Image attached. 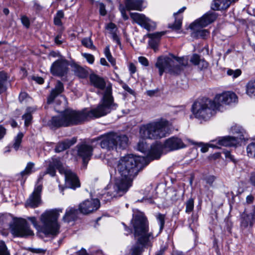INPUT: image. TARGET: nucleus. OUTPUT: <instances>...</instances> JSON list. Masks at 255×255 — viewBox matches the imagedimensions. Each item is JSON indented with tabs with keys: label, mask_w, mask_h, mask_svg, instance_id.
Instances as JSON below:
<instances>
[{
	"label": "nucleus",
	"mask_w": 255,
	"mask_h": 255,
	"mask_svg": "<svg viewBox=\"0 0 255 255\" xmlns=\"http://www.w3.org/2000/svg\"><path fill=\"white\" fill-rule=\"evenodd\" d=\"M106 29L109 31L110 34L114 33L117 31L116 25L112 22L109 23L107 25Z\"/></svg>",
	"instance_id": "45"
},
{
	"label": "nucleus",
	"mask_w": 255,
	"mask_h": 255,
	"mask_svg": "<svg viewBox=\"0 0 255 255\" xmlns=\"http://www.w3.org/2000/svg\"><path fill=\"white\" fill-rule=\"evenodd\" d=\"M249 181L251 185L255 187V172L251 173Z\"/></svg>",
	"instance_id": "52"
},
{
	"label": "nucleus",
	"mask_w": 255,
	"mask_h": 255,
	"mask_svg": "<svg viewBox=\"0 0 255 255\" xmlns=\"http://www.w3.org/2000/svg\"><path fill=\"white\" fill-rule=\"evenodd\" d=\"M144 161V158L142 156L127 155L118 161L117 170L120 175L134 178L141 167V162Z\"/></svg>",
	"instance_id": "6"
},
{
	"label": "nucleus",
	"mask_w": 255,
	"mask_h": 255,
	"mask_svg": "<svg viewBox=\"0 0 255 255\" xmlns=\"http://www.w3.org/2000/svg\"><path fill=\"white\" fill-rule=\"evenodd\" d=\"M35 164L32 162L27 163L24 170L16 175V179L19 180H24L26 177L34 171Z\"/></svg>",
	"instance_id": "26"
},
{
	"label": "nucleus",
	"mask_w": 255,
	"mask_h": 255,
	"mask_svg": "<svg viewBox=\"0 0 255 255\" xmlns=\"http://www.w3.org/2000/svg\"><path fill=\"white\" fill-rule=\"evenodd\" d=\"M76 148L78 156L82 158L84 165L86 166L92 155V146L86 143H82L78 144Z\"/></svg>",
	"instance_id": "15"
},
{
	"label": "nucleus",
	"mask_w": 255,
	"mask_h": 255,
	"mask_svg": "<svg viewBox=\"0 0 255 255\" xmlns=\"http://www.w3.org/2000/svg\"><path fill=\"white\" fill-rule=\"evenodd\" d=\"M27 97V94L25 92H21L19 96V100L20 102H23Z\"/></svg>",
	"instance_id": "57"
},
{
	"label": "nucleus",
	"mask_w": 255,
	"mask_h": 255,
	"mask_svg": "<svg viewBox=\"0 0 255 255\" xmlns=\"http://www.w3.org/2000/svg\"><path fill=\"white\" fill-rule=\"evenodd\" d=\"M238 0H213L211 7L214 10H219L228 8L232 2Z\"/></svg>",
	"instance_id": "24"
},
{
	"label": "nucleus",
	"mask_w": 255,
	"mask_h": 255,
	"mask_svg": "<svg viewBox=\"0 0 255 255\" xmlns=\"http://www.w3.org/2000/svg\"><path fill=\"white\" fill-rule=\"evenodd\" d=\"M212 141L216 142V144H211V146L217 148H220L221 146H235L239 142L238 137L231 136L220 137Z\"/></svg>",
	"instance_id": "16"
},
{
	"label": "nucleus",
	"mask_w": 255,
	"mask_h": 255,
	"mask_svg": "<svg viewBox=\"0 0 255 255\" xmlns=\"http://www.w3.org/2000/svg\"><path fill=\"white\" fill-rule=\"evenodd\" d=\"M11 234L15 237L28 238L34 235L26 220L18 219L9 224Z\"/></svg>",
	"instance_id": "11"
},
{
	"label": "nucleus",
	"mask_w": 255,
	"mask_h": 255,
	"mask_svg": "<svg viewBox=\"0 0 255 255\" xmlns=\"http://www.w3.org/2000/svg\"><path fill=\"white\" fill-rule=\"evenodd\" d=\"M61 34L57 35L54 38L55 43L57 45H60L63 42V40L61 39Z\"/></svg>",
	"instance_id": "53"
},
{
	"label": "nucleus",
	"mask_w": 255,
	"mask_h": 255,
	"mask_svg": "<svg viewBox=\"0 0 255 255\" xmlns=\"http://www.w3.org/2000/svg\"><path fill=\"white\" fill-rule=\"evenodd\" d=\"M23 136V133L22 132H19L14 137L12 147L15 150L17 151L19 148Z\"/></svg>",
	"instance_id": "35"
},
{
	"label": "nucleus",
	"mask_w": 255,
	"mask_h": 255,
	"mask_svg": "<svg viewBox=\"0 0 255 255\" xmlns=\"http://www.w3.org/2000/svg\"><path fill=\"white\" fill-rule=\"evenodd\" d=\"M106 58L113 65H115L116 64V60L111 54L107 56Z\"/></svg>",
	"instance_id": "61"
},
{
	"label": "nucleus",
	"mask_w": 255,
	"mask_h": 255,
	"mask_svg": "<svg viewBox=\"0 0 255 255\" xmlns=\"http://www.w3.org/2000/svg\"><path fill=\"white\" fill-rule=\"evenodd\" d=\"M22 119L24 120V125L28 127L31 123L32 120V116L29 113H26L22 116Z\"/></svg>",
	"instance_id": "43"
},
{
	"label": "nucleus",
	"mask_w": 255,
	"mask_h": 255,
	"mask_svg": "<svg viewBox=\"0 0 255 255\" xmlns=\"http://www.w3.org/2000/svg\"><path fill=\"white\" fill-rule=\"evenodd\" d=\"M190 62L195 65L202 63L203 67H207L208 66L207 63L204 60L201 59L200 56L196 54H194L192 55L190 59Z\"/></svg>",
	"instance_id": "34"
},
{
	"label": "nucleus",
	"mask_w": 255,
	"mask_h": 255,
	"mask_svg": "<svg viewBox=\"0 0 255 255\" xmlns=\"http://www.w3.org/2000/svg\"><path fill=\"white\" fill-rule=\"evenodd\" d=\"M216 177L214 176H209L207 177L206 179L207 183L209 184L210 185H212L213 182H214Z\"/></svg>",
	"instance_id": "54"
},
{
	"label": "nucleus",
	"mask_w": 255,
	"mask_h": 255,
	"mask_svg": "<svg viewBox=\"0 0 255 255\" xmlns=\"http://www.w3.org/2000/svg\"><path fill=\"white\" fill-rule=\"evenodd\" d=\"M182 21L181 19L176 20L174 23L170 25L169 27L173 30H177L180 29L181 27Z\"/></svg>",
	"instance_id": "44"
},
{
	"label": "nucleus",
	"mask_w": 255,
	"mask_h": 255,
	"mask_svg": "<svg viewBox=\"0 0 255 255\" xmlns=\"http://www.w3.org/2000/svg\"><path fill=\"white\" fill-rule=\"evenodd\" d=\"M147 148V145L146 143L143 141H140L137 144V149L138 150L144 152Z\"/></svg>",
	"instance_id": "46"
},
{
	"label": "nucleus",
	"mask_w": 255,
	"mask_h": 255,
	"mask_svg": "<svg viewBox=\"0 0 255 255\" xmlns=\"http://www.w3.org/2000/svg\"><path fill=\"white\" fill-rule=\"evenodd\" d=\"M68 61L64 58H60L54 62L50 67V72L53 75L63 77L68 72Z\"/></svg>",
	"instance_id": "12"
},
{
	"label": "nucleus",
	"mask_w": 255,
	"mask_h": 255,
	"mask_svg": "<svg viewBox=\"0 0 255 255\" xmlns=\"http://www.w3.org/2000/svg\"><path fill=\"white\" fill-rule=\"evenodd\" d=\"M6 133V129L1 125H0V140L2 139Z\"/></svg>",
	"instance_id": "50"
},
{
	"label": "nucleus",
	"mask_w": 255,
	"mask_h": 255,
	"mask_svg": "<svg viewBox=\"0 0 255 255\" xmlns=\"http://www.w3.org/2000/svg\"><path fill=\"white\" fill-rule=\"evenodd\" d=\"M104 54L106 57L111 54L110 50V46L109 45L107 46L105 48Z\"/></svg>",
	"instance_id": "63"
},
{
	"label": "nucleus",
	"mask_w": 255,
	"mask_h": 255,
	"mask_svg": "<svg viewBox=\"0 0 255 255\" xmlns=\"http://www.w3.org/2000/svg\"><path fill=\"white\" fill-rule=\"evenodd\" d=\"M254 200V196L250 194L249 195H248L246 199V203L248 204H250L253 203Z\"/></svg>",
	"instance_id": "56"
},
{
	"label": "nucleus",
	"mask_w": 255,
	"mask_h": 255,
	"mask_svg": "<svg viewBox=\"0 0 255 255\" xmlns=\"http://www.w3.org/2000/svg\"><path fill=\"white\" fill-rule=\"evenodd\" d=\"M218 14L216 12L209 11L205 14L202 17L196 21L200 23L201 26H206L214 22L217 18Z\"/></svg>",
	"instance_id": "22"
},
{
	"label": "nucleus",
	"mask_w": 255,
	"mask_h": 255,
	"mask_svg": "<svg viewBox=\"0 0 255 255\" xmlns=\"http://www.w3.org/2000/svg\"><path fill=\"white\" fill-rule=\"evenodd\" d=\"M185 205H186V209H185L186 213H188V214L191 213L193 211V210L194 209V199L193 198L189 199L186 202Z\"/></svg>",
	"instance_id": "39"
},
{
	"label": "nucleus",
	"mask_w": 255,
	"mask_h": 255,
	"mask_svg": "<svg viewBox=\"0 0 255 255\" xmlns=\"http://www.w3.org/2000/svg\"><path fill=\"white\" fill-rule=\"evenodd\" d=\"M138 61L139 62L144 66H148V60L144 57L140 56L138 57Z\"/></svg>",
	"instance_id": "49"
},
{
	"label": "nucleus",
	"mask_w": 255,
	"mask_h": 255,
	"mask_svg": "<svg viewBox=\"0 0 255 255\" xmlns=\"http://www.w3.org/2000/svg\"><path fill=\"white\" fill-rule=\"evenodd\" d=\"M72 71L74 74L80 78H85L88 75L87 70L76 64H74L72 65Z\"/></svg>",
	"instance_id": "30"
},
{
	"label": "nucleus",
	"mask_w": 255,
	"mask_h": 255,
	"mask_svg": "<svg viewBox=\"0 0 255 255\" xmlns=\"http://www.w3.org/2000/svg\"><path fill=\"white\" fill-rule=\"evenodd\" d=\"M213 100L216 104H218V110L221 105H229L236 102L237 100V96L233 92H226L216 95Z\"/></svg>",
	"instance_id": "13"
},
{
	"label": "nucleus",
	"mask_w": 255,
	"mask_h": 255,
	"mask_svg": "<svg viewBox=\"0 0 255 255\" xmlns=\"http://www.w3.org/2000/svg\"><path fill=\"white\" fill-rule=\"evenodd\" d=\"M218 110V104L214 100L208 98L195 102L192 105V111L195 117L199 119L209 120Z\"/></svg>",
	"instance_id": "8"
},
{
	"label": "nucleus",
	"mask_w": 255,
	"mask_h": 255,
	"mask_svg": "<svg viewBox=\"0 0 255 255\" xmlns=\"http://www.w3.org/2000/svg\"><path fill=\"white\" fill-rule=\"evenodd\" d=\"M7 78L6 73L3 71L0 72V94L6 91Z\"/></svg>",
	"instance_id": "32"
},
{
	"label": "nucleus",
	"mask_w": 255,
	"mask_h": 255,
	"mask_svg": "<svg viewBox=\"0 0 255 255\" xmlns=\"http://www.w3.org/2000/svg\"><path fill=\"white\" fill-rule=\"evenodd\" d=\"M211 144H214L213 143H210V144H203L201 145V151L203 153H205V152H206L208 150V148L209 147H211Z\"/></svg>",
	"instance_id": "55"
},
{
	"label": "nucleus",
	"mask_w": 255,
	"mask_h": 255,
	"mask_svg": "<svg viewBox=\"0 0 255 255\" xmlns=\"http://www.w3.org/2000/svg\"><path fill=\"white\" fill-rule=\"evenodd\" d=\"M240 225L242 228H247L249 226L253 227L255 223V206L252 207V211L249 213H246L245 210L240 215Z\"/></svg>",
	"instance_id": "20"
},
{
	"label": "nucleus",
	"mask_w": 255,
	"mask_h": 255,
	"mask_svg": "<svg viewBox=\"0 0 255 255\" xmlns=\"http://www.w3.org/2000/svg\"><path fill=\"white\" fill-rule=\"evenodd\" d=\"M126 8L128 10H136L141 11L144 8L142 6V0H126Z\"/></svg>",
	"instance_id": "28"
},
{
	"label": "nucleus",
	"mask_w": 255,
	"mask_h": 255,
	"mask_svg": "<svg viewBox=\"0 0 255 255\" xmlns=\"http://www.w3.org/2000/svg\"><path fill=\"white\" fill-rule=\"evenodd\" d=\"M33 79L38 84H41L44 82V79L40 77H34Z\"/></svg>",
	"instance_id": "62"
},
{
	"label": "nucleus",
	"mask_w": 255,
	"mask_h": 255,
	"mask_svg": "<svg viewBox=\"0 0 255 255\" xmlns=\"http://www.w3.org/2000/svg\"><path fill=\"white\" fill-rule=\"evenodd\" d=\"M78 210L72 207H69L66 209L65 214L63 218L65 222H69L74 220L77 217Z\"/></svg>",
	"instance_id": "31"
},
{
	"label": "nucleus",
	"mask_w": 255,
	"mask_h": 255,
	"mask_svg": "<svg viewBox=\"0 0 255 255\" xmlns=\"http://www.w3.org/2000/svg\"><path fill=\"white\" fill-rule=\"evenodd\" d=\"M100 12L102 15H105L106 14V10L105 9V6L103 3L100 4Z\"/></svg>",
	"instance_id": "60"
},
{
	"label": "nucleus",
	"mask_w": 255,
	"mask_h": 255,
	"mask_svg": "<svg viewBox=\"0 0 255 255\" xmlns=\"http://www.w3.org/2000/svg\"><path fill=\"white\" fill-rule=\"evenodd\" d=\"M185 147V145L181 139L177 137L172 136L167 139L163 145L160 142H156L153 144L151 146L148 156L152 159H158L162 154L163 149H166L167 151H173Z\"/></svg>",
	"instance_id": "9"
},
{
	"label": "nucleus",
	"mask_w": 255,
	"mask_h": 255,
	"mask_svg": "<svg viewBox=\"0 0 255 255\" xmlns=\"http://www.w3.org/2000/svg\"><path fill=\"white\" fill-rule=\"evenodd\" d=\"M76 141V139L73 138L72 139H66L61 142H59L57 143L55 148V151L56 152H60L63 151L73 145Z\"/></svg>",
	"instance_id": "29"
},
{
	"label": "nucleus",
	"mask_w": 255,
	"mask_h": 255,
	"mask_svg": "<svg viewBox=\"0 0 255 255\" xmlns=\"http://www.w3.org/2000/svg\"><path fill=\"white\" fill-rule=\"evenodd\" d=\"M129 70L131 74H134L136 72V67L133 63H130L129 65Z\"/></svg>",
	"instance_id": "59"
},
{
	"label": "nucleus",
	"mask_w": 255,
	"mask_h": 255,
	"mask_svg": "<svg viewBox=\"0 0 255 255\" xmlns=\"http://www.w3.org/2000/svg\"><path fill=\"white\" fill-rule=\"evenodd\" d=\"M63 17L64 12L62 10L58 11L54 18V24L56 25H61L62 24L61 19Z\"/></svg>",
	"instance_id": "38"
},
{
	"label": "nucleus",
	"mask_w": 255,
	"mask_h": 255,
	"mask_svg": "<svg viewBox=\"0 0 255 255\" xmlns=\"http://www.w3.org/2000/svg\"><path fill=\"white\" fill-rule=\"evenodd\" d=\"M168 121L160 119L142 125L139 128V135L143 139H159L166 136L168 131Z\"/></svg>",
	"instance_id": "5"
},
{
	"label": "nucleus",
	"mask_w": 255,
	"mask_h": 255,
	"mask_svg": "<svg viewBox=\"0 0 255 255\" xmlns=\"http://www.w3.org/2000/svg\"><path fill=\"white\" fill-rule=\"evenodd\" d=\"M200 23L195 21L190 25V27L193 30L192 36L197 38H206L209 35V32L207 29H203L205 26H201Z\"/></svg>",
	"instance_id": "21"
},
{
	"label": "nucleus",
	"mask_w": 255,
	"mask_h": 255,
	"mask_svg": "<svg viewBox=\"0 0 255 255\" xmlns=\"http://www.w3.org/2000/svg\"><path fill=\"white\" fill-rule=\"evenodd\" d=\"M115 136L114 132H111L103 134L97 138V140H100V145L102 148H105L108 150L116 149V144L114 140Z\"/></svg>",
	"instance_id": "18"
},
{
	"label": "nucleus",
	"mask_w": 255,
	"mask_h": 255,
	"mask_svg": "<svg viewBox=\"0 0 255 255\" xmlns=\"http://www.w3.org/2000/svg\"><path fill=\"white\" fill-rule=\"evenodd\" d=\"M248 155L250 157H255V142L249 144L247 147Z\"/></svg>",
	"instance_id": "36"
},
{
	"label": "nucleus",
	"mask_w": 255,
	"mask_h": 255,
	"mask_svg": "<svg viewBox=\"0 0 255 255\" xmlns=\"http://www.w3.org/2000/svg\"><path fill=\"white\" fill-rule=\"evenodd\" d=\"M62 212V210L61 209L46 211L41 214L40 218L41 225L37 224L35 217H29L28 220L38 231L46 235L56 236L59 233L60 229L57 219L60 213Z\"/></svg>",
	"instance_id": "3"
},
{
	"label": "nucleus",
	"mask_w": 255,
	"mask_h": 255,
	"mask_svg": "<svg viewBox=\"0 0 255 255\" xmlns=\"http://www.w3.org/2000/svg\"><path fill=\"white\" fill-rule=\"evenodd\" d=\"M165 215L162 214L161 213H158L156 218L158 223H159L160 227H159V232H161L164 227V223H165Z\"/></svg>",
	"instance_id": "37"
},
{
	"label": "nucleus",
	"mask_w": 255,
	"mask_h": 255,
	"mask_svg": "<svg viewBox=\"0 0 255 255\" xmlns=\"http://www.w3.org/2000/svg\"><path fill=\"white\" fill-rule=\"evenodd\" d=\"M123 88L128 92V93L132 94L133 93V91L127 85L125 84L123 86Z\"/></svg>",
	"instance_id": "64"
},
{
	"label": "nucleus",
	"mask_w": 255,
	"mask_h": 255,
	"mask_svg": "<svg viewBox=\"0 0 255 255\" xmlns=\"http://www.w3.org/2000/svg\"><path fill=\"white\" fill-rule=\"evenodd\" d=\"M112 38L114 41H115L118 44H120V40L119 36L117 34V32H114V33H111Z\"/></svg>",
	"instance_id": "58"
},
{
	"label": "nucleus",
	"mask_w": 255,
	"mask_h": 255,
	"mask_svg": "<svg viewBox=\"0 0 255 255\" xmlns=\"http://www.w3.org/2000/svg\"><path fill=\"white\" fill-rule=\"evenodd\" d=\"M64 89L63 83L58 81L54 89L52 90L50 95L47 98V103L48 104L52 103L54 99L64 91Z\"/></svg>",
	"instance_id": "25"
},
{
	"label": "nucleus",
	"mask_w": 255,
	"mask_h": 255,
	"mask_svg": "<svg viewBox=\"0 0 255 255\" xmlns=\"http://www.w3.org/2000/svg\"><path fill=\"white\" fill-rule=\"evenodd\" d=\"M22 23L26 28H28L30 25L29 20L28 18L25 16H22L21 18Z\"/></svg>",
	"instance_id": "48"
},
{
	"label": "nucleus",
	"mask_w": 255,
	"mask_h": 255,
	"mask_svg": "<svg viewBox=\"0 0 255 255\" xmlns=\"http://www.w3.org/2000/svg\"><path fill=\"white\" fill-rule=\"evenodd\" d=\"M130 15L135 22L148 30H150L155 26L154 24L143 14L131 12Z\"/></svg>",
	"instance_id": "19"
},
{
	"label": "nucleus",
	"mask_w": 255,
	"mask_h": 255,
	"mask_svg": "<svg viewBox=\"0 0 255 255\" xmlns=\"http://www.w3.org/2000/svg\"><path fill=\"white\" fill-rule=\"evenodd\" d=\"M115 137L114 140L116 145V149L118 148L120 149L126 148L128 144V139L127 135L125 134H121L118 133L114 132Z\"/></svg>",
	"instance_id": "23"
},
{
	"label": "nucleus",
	"mask_w": 255,
	"mask_h": 255,
	"mask_svg": "<svg viewBox=\"0 0 255 255\" xmlns=\"http://www.w3.org/2000/svg\"><path fill=\"white\" fill-rule=\"evenodd\" d=\"M242 73L241 70L240 69L232 70L229 69L227 71L228 75L232 77L233 78H236L241 75Z\"/></svg>",
	"instance_id": "41"
},
{
	"label": "nucleus",
	"mask_w": 255,
	"mask_h": 255,
	"mask_svg": "<svg viewBox=\"0 0 255 255\" xmlns=\"http://www.w3.org/2000/svg\"><path fill=\"white\" fill-rule=\"evenodd\" d=\"M82 43L85 47L91 49H95V47L94 46L92 41L90 38H85L82 40Z\"/></svg>",
	"instance_id": "40"
},
{
	"label": "nucleus",
	"mask_w": 255,
	"mask_h": 255,
	"mask_svg": "<svg viewBox=\"0 0 255 255\" xmlns=\"http://www.w3.org/2000/svg\"><path fill=\"white\" fill-rule=\"evenodd\" d=\"M89 80L91 85L98 89L104 90L103 96L98 106L89 111L87 109L76 111L68 109L61 112L59 115L52 117L48 122V125L51 128L76 125L88 119L105 116L117 109L118 105L114 101L112 86H106L103 78L94 73L90 75Z\"/></svg>",
	"instance_id": "1"
},
{
	"label": "nucleus",
	"mask_w": 255,
	"mask_h": 255,
	"mask_svg": "<svg viewBox=\"0 0 255 255\" xmlns=\"http://www.w3.org/2000/svg\"><path fill=\"white\" fill-rule=\"evenodd\" d=\"M82 55L90 64L94 63L95 58L93 55L88 53H83Z\"/></svg>",
	"instance_id": "47"
},
{
	"label": "nucleus",
	"mask_w": 255,
	"mask_h": 255,
	"mask_svg": "<svg viewBox=\"0 0 255 255\" xmlns=\"http://www.w3.org/2000/svg\"><path fill=\"white\" fill-rule=\"evenodd\" d=\"M0 255H10L6 246L3 241H0Z\"/></svg>",
	"instance_id": "42"
},
{
	"label": "nucleus",
	"mask_w": 255,
	"mask_h": 255,
	"mask_svg": "<svg viewBox=\"0 0 255 255\" xmlns=\"http://www.w3.org/2000/svg\"><path fill=\"white\" fill-rule=\"evenodd\" d=\"M246 93L252 98H255V81L249 82L247 85Z\"/></svg>",
	"instance_id": "33"
},
{
	"label": "nucleus",
	"mask_w": 255,
	"mask_h": 255,
	"mask_svg": "<svg viewBox=\"0 0 255 255\" xmlns=\"http://www.w3.org/2000/svg\"><path fill=\"white\" fill-rule=\"evenodd\" d=\"M42 191V186L38 185L36 187L26 200L25 203L26 207L36 208L38 207L41 203L40 194Z\"/></svg>",
	"instance_id": "17"
},
{
	"label": "nucleus",
	"mask_w": 255,
	"mask_h": 255,
	"mask_svg": "<svg viewBox=\"0 0 255 255\" xmlns=\"http://www.w3.org/2000/svg\"><path fill=\"white\" fill-rule=\"evenodd\" d=\"M131 224L134 231V236L138 237L136 244L131 249V255H139L143 246L148 244L152 233H148V223L147 219L141 213H134Z\"/></svg>",
	"instance_id": "2"
},
{
	"label": "nucleus",
	"mask_w": 255,
	"mask_h": 255,
	"mask_svg": "<svg viewBox=\"0 0 255 255\" xmlns=\"http://www.w3.org/2000/svg\"><path fill=\"white\" fill-rule=\"evenodd\" d=\"M100 206V203L99 199H87L79 204V210L81 213L88 214L97 210Z\"/></svg>",
	"instance_id": "14"
},
{
	"label": "nucleus",
	"mask_w": 255,
	"mask_h": 255,
	"mask_svg": "<svg viewBox=\"0 0 255 255\" xmlns=\"http://www.w3.org/2000/svg\"><path fill=\"white\" fill-rule=\"evenodd\" d=\"M120 11L121 12V14H122V15L123 18L125 20H127L128 17L126 14L125 8L124 6H123L122 5H121L120 6Z\"/></svg>",
	"instance_id": "51"
},
{
	"label": "nucleus",
	"mask_w": 255,
	"mask_h": 255,
	"mask_svg": "<svg viewBox=\"0 0 255 255\" xmlns=\"http://www.w3.org/2000/svg\"><path fill=\"white\" fill-rule=\"evenodd\" d=\"M134 178L120 175L117 177L113 185H109L110 190L106 195L109 200L113 197H121L126 194L132 185Z\"/></svg>",
	"instance_id": "10"
},
{
	"label": "nucleus",
	"mask_w": 255,
	"mask_h": 255,
	"mask_svg": "<svg viewBox=\"0 0 255 255\" xmlns=\"http://www.w3.org/2000/svg\"><path fill=\"white\" fill-rule=\"evenodd\" d=\"M171 56L174 59L168 57L160 56L158 58L155 67L158 69L160 76L164 72L178 74L182 70L181 66H185L187 64V60L184 58H178L172 55Z\"/></svg>",
	"instance_id": "7"
},
{
	"label": "nucleus",
	"mask_w": 255,
	"mask_h": 255,
	"mask_svg": "<svg viewBox=\"0 0 255 255\" xmlns=\"http://www.w3.org/2000/svg\"><path fill=\"white\" fill-rule=\"evenodd\" d=\"M48 167L46 173L51 176H54L56 169L65 176V186L68 188L75 189L80 187V183L77 175L69 168L63 166L60 159L58 157H52L48 161Z\"/></svg>",
	"instance_id": "4"
},
{
	"label": "nucleus",
	"mask_w": 255,
	"mask_h": 255,
	"mask_svg": "<svg viewBox=\"0 0 255 255\" xmlns=\"http://www.w3.org/2000/svg\"><path fill=\"white\" fill-rule=\"evenodd\" d=\"M164 34L165 32H160L148 34V37L150 38L149 44L155 51L157 49L160 37Z\"/></svg>",
	"instance_id": "27"
}]
</instances>
